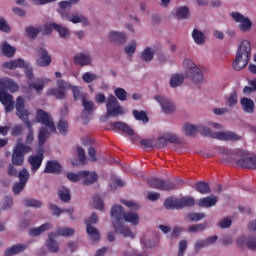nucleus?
<instances>
[{
    "mask_svg": "<svg viewBox=\"0 0 256 256\" xmlns=\"http://www.w3.org/2000/svg\"><path fill=\"white\" fill-rule=\"evenodd\" d=\"M71 91L73 93L74 101H79L80 99L83 101V99H85V95L81 92V88L78 86H72Z\"/></svg>",
    "mask_w": 256,
    "mask_h": 256,
    "instance_id": "52",
    "label": "nucleus"
},
{
    "mask_svg": "<svg viewBox=\"0 0 256 256\" xmlns=\"http://www.w3.org/2000/svg\"><path fill=\"white\" fill-rule=\"evenodd\" d=\"M63 171V166L60 165L57 160H49L46 163L44 173H52L54 175H59Z\"/></svg>",
    "mask_w": 256,
    "mask_h": 256,
    "instance_id": "19",
    "label": "nucleus"
},
{
    "mask_svg": "<svg viewBox=\"0 0 256 256\" xmlns=\"http://www.w3.org/2000/svg\"><path fill=\"white\" fill-rule=\"evenodd\" d=\"M141 55H142V61H145L146 63L153 61L154 53H153V50H151V47H147L146 49H144Z\"/></svg>",
    "mask_w": 256,
    "mask_h": 256,
    "instance_id": "51",
    "label": "nucleus"
},
{
    "mask_svg": "<svg viewBox=\"0 0 256 256\" xmlns=\"http://www.w3.org/2000/svg\"><path fill=\"white\" fill-rule=\"evenodd\" d=\"M89 171L87 170H82L79 171L77 174L73 173V172H69L67 173V179L69 181H72V183H77L79 181H81V179H83V177H87Z\"/></svg>",
    "mask_w": 256,
    "mask_h": 256,
    "instance_id": "29",
    "label": "nucleus"
},
{
    "mask_svg": "<svg viewBox=\"0 0 256 256\" xmlns=\"http://www.w3.org/2000/svg\"><path fill=\"white\" fill-rule=\"evenodd\" d=\"M192 37L197 45H203L205 43V34L197 29L193 30Z\"/></svg>",
    "mask_w": 256,
    "mask_h": 256,
    "instance_id": "46",
    "label": "nucleus"
},
{
    "mask_svg": "<svg viewBox=\"0 0 256 256\" xmlns=\"http://www.w3.org/2000/svg\"><path fill=\"white\" fill-rule=\"evenodd\" d=\"M147 183L152 187V189H159V191H173V189H177V185H179L181 181L172 182L159 178H150L147 180Z\"/></svg>",
    "mask_w": 256,
    "mask_h": 256,
    "instance_id": "8",
    "label": "nucleus"
},
{
    "mask_svg": "<svg viewBox=\"0 0 256 256\" xmlns=\"http://www.w3.org/2000/svg\"><path fill=\"white\" fill-rule=\"evenodd\" d=\"M57 87L58 89H60L61 91H69V89H71L73 86H71L67 81L63 80V79H59L57 81Z\"/></svg>",
    "mask_w": 256,
    "mask_h": 256,
    "instance_id": "58",
    "label": "nucleus"
},
{
    "mask_svg": "<svg viewBox=\"0 0 256 256\" xmlns=\"http://www.w3.org/2000/svg\"><path fill=\"white\" fill-rule=\"evenodd\" d=\"M23 204L25 207H34L35 209H39L43 206V202L34 198H26L23 200Z\"/></svg>",
    "mask_w": 256,
    "mask_h": 256,
    "instance_id": "45",
    "label": "nucleus"
},
{
    "mask_svg": "<svg viewBox=\"0 0 256 256\" xmlns=\"http://www.w3.org/2000/svg\"><path fill=\"white\" fill-rule=\"evenodd\" d=\"M0 91H19V86L11 78H2L0 79Z\"/></svg>",
    "mask_w": 256,
    "mask_h": 256,
    "instance_id": "18",
    "label": "nucleus"
},
{
    "mask_svg": "<svg viewBox=\"0 0 256 256\" xmlns=\"http://www.w3.org/2000/svg\"><path fill=\"white\" fill-rule=\"evenodd\" d=\"M246 245L250 251H256V236H251L247 239Z\"/></svg>",
    "mask_w": 256,
    "mask_h": 256,
    "instance_id": "62",
    "label": "nucleus"
},
{
    "mask_svg": "<svg viewBox=\"0 0 256 256\" xmlns=\"http://www.w3.org/2000/svg\"><path fill=\"white\" fill-rule=\"evenodd\" d=\"M2 66L4 67V69H10L11 71H13L14 69H26V77L28 79H33L34 77L33 68L29 67V63L25 62V60L22 58L4 62Z\"/></svg>",
    "mask_w": 256,
    "mask_h": 256,
    "instance_id": "6",
    "label": "nucleus"
},
{
    "mask_svg": "<svg viewBox=\"0 0 256 256\" xmlns=\"http://www.w3.org/2000/svg\"><path fill=\"white\" fill-rule=\"evenodd\" d=\"M57 234L51 232L48 234V240L46 241V247L50 253H59V243L55 241Z\"/></svg>",
    "mask_w": 256,
    "mask_h": 256,
    "instance_id": "20",
    "label": "nucleus"
},
{
    "mask_svg": "<svg viewBox=\"0 0 256 256\" xmlns=\"http://www.w3.org/2000/svg\"><path fill=\"white\" fill-rule=\"evenodd\" d=\"M82 119H87L88 115H91L95 111V104L92 101L87 100V98L82 99Z\"/></svg>",
    "mask_w": 256,
    "mask_h": 256,
    "instance_id": "24",
    "label": "nucleus"
},
{
    "mask_svg": "<svg viewBox=\"0 0 256 256\" xmlns=\"http://www.w3.org/2000/svg\"><path fill=\"white\" fill-rule=\"evenodd\" d=\"M68 21H71V23H83V25H89V20L82 16L74 15L72 17H68Z\"/></svg>",
    "mask_w": 256,
    "mask_h": 256,
    "instance_id": "55",
    "label": "nucleus"
},
{
    "mask_svg": "<svg viewBox=\"0 0 256 256\" xmlns=\"http://www.w3.org/2000/svg\"><path fill=\"white\" fill-rule=\"evenodd\" d=\"M29 89H34L37 95H41L43 93V89H45V79H36L35 82L28 83Z\"/></svg>",
    "mask_w": 256,
    "mask_h": 256,
    "instance_id": "28",
    "label": "nucleus"
},
{
    "mask_svg": "<svg viewBox=\"0 0 256 256\" xmlns=\"http://www.w3.org/2000/svg\"><path fill=\"white\" fill-rule=\"evenodd\" d=\"M50 210L52 211V215L59 217V215H61V213H69L70 215V219H74L73 218V208H69V209H60L58 208L57 205L55 204H51L50 205Z\"/></svg>",
    "mask_w": 256,
    "mask_h": 256,
    "instance_id": "31",
    "label": "nucleus"
},
{
    "mask_svg": "<svg viewBox=\"0 0 256 256\" xmlns=\"http://www.w3.org/2000/svg\"><path fill=\"white\" fill-rule=\"evenodd\" d=\"M111 127L115 131H122L123 133H126V135H134L135 134V132L133 131L131 126L125 122H112Z\"/></svg>",
    "mask_w": 256,
    "mask_h": 256,
    "instance_id": "23",
    "label": "nucleus"
},
{
    "mask_svg": "<svg viewBox=\"0 0 256 256\" xmlns=\"http://www.w3.org/2000/svg\"><path fill=\"white\" fill-rule=\"evenodd\" d=\"M43 153H45V151L43 149H40L37 155H32L28 157V163L31 165L32 173H36V171H39V169L41 168V165L43 164V159H45Z\"/></svg>",
    "mask_w": 256,
    "mask_h": 256,
    "instance_id": "13",
    "label": "nucleus"
},
{
    "mask_svg": "<svg viewBox=\"0 0 256 256\" xmlns=\"http://www.w3.org/2000/svg\"><path fill=\"white\" fill-rule=\"evenodd\" d=\"M36 121L48 127L52 133H57V128L55 127V123L53 122V118L49 113L45 112L42 109H38L36 112Z\"/></svg>",
    "mask_w": 256,
    "mask_h": 256,
    "instance_id": "10",
    "label": "nucleus"
},
{
    "mask_svg": "<svg viewBox=\"0 0 256 256\" xmlns=\"http://www.w3.org/2000/svg\"><path fill=\"white\" fill-rule=\"evenodd\" d=\"M91 55L89 53H80L74 57L75 65H80V67H87L91 65Z\"/></svg>",
    "mask_w": 256,
    "mask_h": 256,
    "instance_id": "21",
    "label": "nucleus"
},
{
    "mask_svg": "<svg viewBox=\"0 0 256 256\" xmlns=\"http://www.w3.org/2000/svg\"><path fill=\"white\" fill-rule=\"evenodd\" d=\"M97 75L91 73V72H86L82 76V80L84 83H93V81H96Z\"/></svg>",
    "mask_w": 256,
    "mask_h": 256,
    "instance_id": "59",
    "label": "nucleus"
},
{
    "mask_svg": "<svg viewBox=\"0 0 256 256\" xmlns=\"http://www.w3.org/2000/svg\"><path fill=\"white\" fill-rule=\"evenodd\" d=\"M125 110H123V106L119 103L117 98L110 94L107 97L106 101V115L107 117H119V115H124Z\"/></svg>",
    "mask_w": 256,
    "mask_h": 256,
    "instance_id": "5",
    "label": "nucleus"
},
{
    "mask_svg": "<svg viewBox=\"0 0 256 256\" xmlns=\"http://www.w3.org/2000/svg\"><path fill=\"white\" fill-rule=\"evenodd\" d=\"M195 199L191 196H184L179 199V207L180 209H185V207H194Z\"/></svg>",
    "mask_w": 256,
    "mask_h": 256,
    "instance_id": "32",
    "label": "nucleus"
},
{
    "mask_svg": "<svg viewBox=\"0 0 256 256\" xmlns=\"http://www.w3.org/2000/svg\"><path fill=\"white\" fill-rule=\"evenodd\" d=\"M183 81H185L183 75L174 74L170 78V87H181V85H183Z\"/></svg>",
    "mask_w": 256,
    "mask_h": 256,
    "instance_id": "44",
    "label": "nucleus"
},
{
    "mask_svg": "<svg viewBox=\"0 0 256 256\" xmlns=\"http://www.w3.org/2000/svg\"><path fill=\"white\" fill-rule=\"evenodd\" d=\"M240 105L244 113L251 114L255 112V102H253L250 98H247V97L241 98Z\"/></svg>",
    "mask_w": 256,
    "mask_h": 256,
    "instance_id": "25",
    "label": "nucleus"
},
{
    "mask_svg": "<svg viewBox=\"0 0 256 256\" xmlns=\"http://www.w3.org/2000/svg\"><path fill=\"white\" fill-rule=\"evenodd\" d=\"M205 224H194L188 227L189 233H197L198 231H205Z\"/></svg>",
    "mask_w": 256,
    "mask_h": 256,
    "instance_id": "60",
    "label": "nucleus"
},
{
    "mask_svg": "<svg viewBox=\"0 0 256 256\" xmlns=\"http://www.w3.org/2000/svg\"><path fill=\"white\" fill-rule=\"evenodd\" d=\"M26 37L28 39H37V36L41 33V28H35L33 26H28L25 29Z\"/></svg>",
    "mask_w": 256,
    "mask_h": 256,
    "instance_id": "43",
    "label": "nucleus"
},
{
    "mask_svg": "<svg viewBox=\"0 0 256 256\" xmlns=\"http://www.w3.org/2000/svg\"><path fill=\"white\" fill-rule=\"evenodd\" d=\"M109 41L115 43L116 45H123L127 41V35L122 32L112 31L108 35Z\"/></svg>",
    "mask_w": 256,
    "mask_h": 256,
    "instance_id": "22",
    "label": "nucleus"
},
{
    "mask_svg": "<svg viewBox=\"0 0 256 256\" xmlns=\"http://www.w3.org/2000/svg\"><path fill=\"white\" fill-rule=\"evenodd\" d=\"M185 251H187V240H181L179 242L178 256L185 255Z\"/></svg>",
    "mask_w": 256,
    "mask_h": 256,
    "instance_id": "64",
    "label": "nucleus"
},
{
    "mask_svg": "<svg viewBox=\"0 0 256 256\" xmlns=\"http://www.w3.org/2000/svg\"><path fill=\"white\" fill-rule=\"evenodd\" d=\"M237 165L243 169H256V156H249L246 151L238 152Z\"/></svg>",
    "mask_w": 256,
    "mask_h": 256,
    "instance_id": "11",
    "label": "nucleus"
},
{
    "mask_svg": "<svg viewBox=\"0 0 256 256\" xmlns=\"http://www.w3.org/2000/svg\"><path fill=\"white\" fill-rule=\"evenodd\" d=\"M201 219H205V213L190 212L185 216V221H189L190 223H197Z\"/></svg>",
    "mask_w": 256,
    "mask_h": 256,
    "instance_id": "33",
    "label": "nucleus"
},
{
    "mask_svg": "<svg viewBox=\"0 0 256 256\" xmlns=\"http://www.w3.org/2000/svg\"><path fill=\"white\" fill-rule=\"evenodd\" d=\"M58 196L63 201V203H69V201H71V192L64 186L59 188Z\"/></svg>",
    "mask_w": 256,
    "mask_h": 256,
    "instance_id": "35",
    "label": "nucleus"
},
{
    "mask_svg": "<svg viewBox=\"0 0 256 256\" xmlns=\"http://www.w3.org/2000/svg\"><path fill=\"white\" fill-rule=\"evenodd\" d=\"M48 137H49V130H47V128L45 127L40 128L39 134H38V145L40 147H43Z\"/></svg>",
    "mask_w": 256,
    "mask_h": 256,
    "instance_id": "41",
    "label": "nucleus"
},
{
    "mask_svg": "<svg viewBox=\"0 0 256 256\" xmlns=\"http://www.w3.org/2000/svg\"><path fill=\"white\" fill-rule=\"evenodd\" d=\"M20 183H23L24 185L29 181V172L27 169H22L19 173L18 176Z\"/></svg>",
    "mask_w": 256,
    "mask_h": 256,
    "instance_id": "57",
    "label": "nucleus"
},
{
    "mask_svg": "<svg viewBox=\"0 0 256 256\" xmlns=\"http://www.w3.org/2000/svg\"><path fill=\"white\" fill-rule=\"evenodd\" d=\"M114 93H115L117 99H119V101H127V91H125V89L116 88Z\"/></svg>",
    "mask_w": 256,
    "mask_h": 256,
    "instance_id": "54",
    "label": "nucleus"
},
{
    "mask_svg": "<svg viewBox=\"0 0 256 256\" xmlns=\"http://www.w3.org/2000/svg\"><path fill=\"white\" fill-rule=\"evenodd\" d=\"M178 19H187L189 17V8L187 6L179 7L176 11Z\"/></svg>",
    "mask_w": 256,
    "mask_h": 256,
    "instance_id": "53",
    "label": "nucleus"
},
{
    "mask_svg": "<svg viewBox=\"0 0 256 256\" xmlns=\"http://www.w3.org/2000/svg\"><path fill=\"white\" fill-rule=\"evenodd\" d=\"M51 227H52L51 223H45L39 226L38 228L31 229L29 233L31 237H39L41 233H45V231H49Z\"/></svg>",
    "mask_w": 256,
    "mask_h": 256,
    "instance_id": "30",
    "label": "nucleus"
},
{
    "mask_svg": "<svg viewBox=\"0 0 256 256\" xmlns=\"http://www.w3.org/2000/svg\"><path fill=\"white\" fill-rule=\"evenodd\" d=\"M37 56L36 65H38V67H49V65H51V56L44 48L37 50Z\"/></svg>",
    "mask_w": 256,
    "mask_h": 256,
    "instance_id": "14",
    "label": "nucleus"
},
{
    "mask_svg": "<svg viewBox=\"0 0 256 256\" xmlns=\"http://www.w3.org/2000/svg\"><path fill=\"white\" fill-rule=\"evenodd\" d=\"M16 111V115L19 119H22V121L29 120V111L25 110V99L21 96L16 100Z\"/></svg>",
    "mask_w": 256,
    "mask_h": 256,
    "instance_id": "15",
    "label": "nucleus"
},
{
    "mask_svg": "<svg viewBox=\"0 0 256 256\" xmlns=\"http://www.w3.org/2000/svg\"><path fill=\"white\" fill-rule=\"evenodd\" d=\"M51 27H53L54 31H57L62 39L69 37V29H67V27L59 25L57 23H51Z\"/></svg>",
    "mask_w": 256,
    "mask_h": 256,
    "instance_id": "34",
    "label": "nucleus"
},
{
    "mask_svg": "<svg viewBox=\"0 0 256 256\" xmlns=\"http://www.w3.org/2000/svg\"><path fill=\"white\" fill-rule=\"evenodd\" d=\"M111 217L115 219L113 222V228L115 233H119L123 237H129L130 239H135V234L131 231L129 226H125L121 221H125L126 223H131V225H139V214L128 211L125 212L123 206L114 205L111 209Z\"/></svg>",
    "mask_w": 256,
    "mask_h": 256,
    "instance_id": "1",
    "label": "nucleus"
},
{
    "mask_svg": "<svg viewBox=\"0 0 256 256\" xmlns=\"http://www.w3.org/2000/svg\"><path fill=\"white\" fill-rule=\"evenodd\" d=\"M183 66L189 79L195 83H201V81H203V72L201 71V68L197 67L191 59H185L183 61Z\"/></svg>",
    "mask_w": 256,
    "mask_h": 256,
    "instance_id": "4",
    "label": "nucleus"
},
{
    "mask_svg": "<svg viewBox=\"0 0 256 256\" xmlns=\"http://www.w3.org/2000/svg\"><path fill=\"white\" fill-rule=\"evenodd\" d=\"M0 102L5 107L6 113H11L15 105V102L13 101V96L7 93V91H0Z\"/></svg>",
    "mask_w": 256,
    "mask_h": 256,
    "instance_id": "16",
    "label": "nucleus"
},
{
    "mask_svg": "<svg viewBox=\"0 0 256 256\" xmlns=\"http://www.w3.org/2000/svg\"><path fill=\"white\" fill-rule=\"evenodd\" d=\"M165 209H180L179 198L169 197L164 201Z\"/></svg>",
    "mask_w": 256,
    "mask_h": 256,
    "instance_id": "37",
    "label": "nucleus"
},
{
    "mask_svg": "<svg viewBox=\"0 0 256 256\" xmlns=\"http://www.w3.org/2000/svg\"><path fill=\"white\" fill-rule=\"evenodd\" d=\"M77 156L82 165H85V162L87 161V156L85 155V149H83L80 146H77L76 148Z\"/></svg>",
    "mask_w": 256,
    "mask_h": 256,
    "instance_id": "56",
    "label": "nucleus"
},
{
    "mask_svg": "<svg viewBox=\"0 0 256 256\" xmlns=\"http://www.w3.org/2000/svg\"><path fill=\"white\" fill-rule=\"evenodd\" d=\"M27 249V245L25 244H16L12 247L8 248L4 252V256H13V255H19V253H23Z\"/></svg>",
    "mask_w": 256,
    "mask_h": 256,
    "instance_id": "26",
    "label": "nucleus"
},
{
    "mask_svg": "<svg viewBox=\"0 0 256 256\" xmlns=\"http://www.w3.org/2000/svg\"><path fill=\"white\" fill-rule=\"evenodd\" d=\"M83 180V185H93V183L97 182V180L99 179V176L97 175V173L95 172H89L86 176H82Z\"/></svg>",
    "mask_w": 256,
    "mask_h": 256,
    "instance_id": "39",
    "label": "nucleus"
},
{
    "mask_svg": "<svg viewBox=\"0 0 256 256\" xmlns=\"http://www.w3.org/2000/svg\"><path fill=\"white\" fill-rule=\"evenodd\" d=\"M93 207L98 209V211H103L105 209V204L103 203V199L98 194L93 196Z\"/></svg>",
    "mask_w": 256,
    "mask_h": 256,
    "instance_id": "49",
    "label": "nucleus"
},
{
    "mask_svg": "<svg viewBox=\"0 0 256 256\" xmlns=\"http://www.w3.org/2000/svg\"><path fill=\"white\" fill-rule=\"evenodd\" d=\"M251 59V42L243 40L237 50L235 60L232 63V67L235 71H241L249 65Z\"/></svg>",
    "mask_w": 256,
    "mask_h": 256,
    "instance_id": "3",
    "label": "nucleus"
},
{
    "mask_svg": "<svg viewBox=\"0 0 256 256\" xmlns=\"http://www.w3.org/2000/svg\"><path fill=\"white\" fill-rule=\"evenodd\" d=\"M47 95H51L52 97H55L56 99H67V94L65 91L59 89V88H51L48 90Z\"/></svg>",
    "mask_w": 256,
    "mask_h": 256,
    "instance_id": "42",
    "label": "nucleus"
},
{
    "mask_svg": "<svg viewBox=\"0 0 256 256\" xmlns=\"http://www.w3.org/2000/svg\"><path fill=\"white\" fill-rule=\"evenodd\" d=\"M195 189L201 195H207V193H211V188L209 187V183L200 181L196 183Z\"/></svg>",
    "mask_w": 256,
    "mask_h": 256,
    "instance_id": "38",
    "label": "nucleus"
},
{
    "mask_svg": "<svg viewBox=\"0 0 256 256\" xmlns=\"http://www.w3.org/2000/svg\"><path fill=\"white\" fill-rule=\"evenodd\" d=\"M236 103H237V92H233L230 94L228 100L226 101V105H228V107H235Z\"/></svg>",
    "mask_w": 256,
    "mask_h": 256,
    "instance_id": "63",
    "label": "nucleus"
},
{
    "mask_svg": "<svg viewBox=\"0 0 256 256\" xmlns=\"http://www.w3.org/2000/svg\"><path fill=\"white\" fill-rule=\"evenodd\" d=\"M31 153V148L23 143H17L12 153V164L21 167L25 163V155Z\"/></svg>",
    "mask_w": 256,
    "mask_h": 256,
    "instance_id": "7",
    "label": "nucleus"
},
{
    "mask_svg": "<svg viewBox=\"0 0 256 256\" xmlns=\"http://www.w3.org/2000/svg\"><path fill=\"white\" fill-rule=\"evenodd\" d=\"M183 129L188 137H195L199 133L203 137H211L212 139H218V141H241V136L233 131L213 132L204 125L195 126L193 124H186Z\"/></svg>",
    "mask_w": 256,
    "mask_h": 256,
    "instance_id": "2",
    "label": "nucleus"
},
{
    "mask_svg": "<svg viewBox=\"0 0 256 256\" xmlns=\"http://www.w3.org/2000/svg\"><path fill=\"white\" fill-rule=\"evenodd\" d=\"M57 129L61 135H67V131L69 129V122L64 119H60L57 125Z\"/></svg>",
    "mask_w": 256,
    "mask_h": 256,
    "instance_id": "50",
    "label": "nucleus"
},
{
    "mask_svg": "<svg viewBox=\"0 0 256 256\" xmlns=\"http://www.w3.org/2000/svg\"><path fill=\"white\" fill-rule=\"evenodd\" d=\"M231 17L236 23H240L238 26L240 31H243V33L251 31V27H253V22H251V19L245 17L239 12H232Z\"/></svg>",
    "mask_w": 256,
    "mask_h": 256,
    "instance_id": "12",
    "label": "nucleus"
},
{
    "mask_svg": "<svg viewBox=\"0 0 256 256\" xmlns=\"http://www.w3.org/2000/svg\"><path fill=\"white\" fill-rule=\"evenodd\" d=\"M98 222H99V217L97 216L96 213H92L90 219L85 220L86 233L89 235L92 241H99V239H101V234L99 233V230H97V228L92 226L97 224Z\"/></svg>",
    "mask_w": 256,
    "mask_h": 256,
    "instance_id": "9",
    "label": "nucleus"
},
{
    "mask_svg": "<svg viewBox=\"0 0 256 256\" xmlns=\"http://www.w3.org/2000/svg\"><path fill=\"white\" fill-rule=\"evenodd\" d=\"M199 207H215L217 205V196L212 195L198 200Z\"/></svg>",
    "mask_w": 256,
    "mask_h": 256,
    "instance_id": "27",
    "label": "nucleus"
},
{
    "mask_svg": "<svg viewBox=\"0 0 256 256\" xmlns=\"http://www.w3.org/2000/svg\"><path fill=\"white\" fill-rule=\"evenodd\" d=\"M132 115L136 121H142V123H149V116H147V112L141 110H132Z\"/></svg>",
    "mask_w": 256,
    "mask_h": 256,
    "instance_id": "36",
    "label": "nucleus"
},
{
    "mask_svg": "<svg viewBox=\"0 0 256 256\" xmlns=\"http://www.w3.org/2000/svg\"><path fill=\"white\" fill-rule=\"evenodd\" d=\"M55 235H56V237H59V235L61 237H73V235H75V229L59 227L56 229Z\"/></svg>",
    "mask_w": 256,
    "mask_h": 256,
    "instance_id": "40",
    "label": "nucleus"
},
{
    "mask_svg": "<svg viewBox=\"0 0 256 256\" xmlns=\"http://www.w3.org/2000/svg\"><path fill=\"white\" fill-rule=\"evenodd\" d=\"M15 47L9 45V43L4 42L2 45V52L6 57H13L15 55Z\"/></svg>",
    "mask_w": 256,
    "mask_h": 256,
    "instance_id": "48",
    "label": "nucleus"
},
{
    "mask_svg": "<svg viewBox=\"0 0 256 256\" xmlns=\"http://www.w3.org/2000/svg\"><path fill=\"white\" fill-rule=\"evenodd\" d=\"M24 123L28 128V134H27V137H26V144L31 145V143H33V140H34L33 126L31 125V121H29V120H24Z\"/></svg>",
    "mask_w": 256,
    "mask_h": 256,
    "instance_id": "47",
    "label": "nucleus"
},
{
    "mask_svg": "<svg viewBox=\"0 0 256 256\" xmlns=\"http://www.w3.org/2000/svg\"><path fill=\"white\" fill-rule=\"evenodd\" d=\"M154 99L162 107L164 113H173V111H175V105H173L171 100L159 95H156Z\"/></svg>",
    "mask_w": 256,
    "mask_h": 256,
    "instance_id": "17",
    "label": "nucleus"
},
{
    "mask_svg": "<svg viewBox=\"0 0 256 256\" xmlns=\"http://www.w3.org/2000/svg\"><path fill=\"white\" fill-rule=\"evenodd\" d=\"M11 207H13V197L5 196L4 197V202H3V205H2V209L4 211H7V209H11Z\"/></svg>",
    "mask_w": 256,
    "mask_h": 256,
    "instance_id": "61",
    "label": "nucleus"
}]
</instances>
